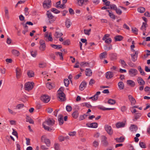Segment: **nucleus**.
Listing matches in <instances>:
<instances>
[{"instance_id": "nucleus-1", "label": "nucleus", "mask_w": 150, "mask_h": 150, "mask_svg": "<svg viewBox=\"0 0 150 150\" xmlns=\"http://www.w3.org/2000/svg\"><path fill=\"white\" fill-rule=\"evenodd\" d=\"M54 123L55 121L53 119L49 118L43 123L42 125L45 129L49 131H51L54 129L53 128H51L47 126L46 125L49 126H52L54 124Z\"/></svg>"}, {"instance_id": "nucleus-2", "label": "nucleus", "mask_w": 150, "mask_h": 150, "mask_svg": "<svg viewBox=\"0 0 150 150\" xmlns=\"http://www.w3.org/2000/svg\"><path fill=\"white\" fill-rule=\"evenodd\" d=\"M34 83L33 82H28L25 85V88L26 90L29 91L31 90L33 87Z\"/></svg>"}, {"instance_id": "nucleus-3", "label": "nucleus", "mask_w": 150, "mask_h": 150, "mask_svg": "<svg viewBox=\"0 0 150 150\" xmlns=\"http://www.w3.org/2000/svg\"><path fill=\"white\" fill-rule=\"evenodd\" d=\"M40 99L44 103H47L50 101V98L47 95H44L41 96Z\"/></svg>"}, {"instance_id": "nucleus-4", "label": "nucleus", "mask_w": 150, "mask_h": 150, "mask_svg": "<svg viewBox=\"0 0 150 150\" xmlns=\"http://www.w3.org/2000/svg\"><path fill=\"white\" fill-rule=\"evenodd\" d=\"M40 46L39 48L41 51L43 52L46 49V44L45 41L43 40H40Z\"/></svg>"}, {"instance_id": "nucleus-5", "label": "nucleus", "mask_w": 150, "mask_h": 150, "mask_svg": "<svg viewBox=\"0 0 150 150\" xmlns=\"http://www.w3.org/2000/svg\"><path fill=\"white\" fill-rule=\"evenodd\" d=\"M110 36V35L109 34H106L104 35V36L102 38V40L104 41L105 42L108 44H110L112 42V39L111 38H107Z\"/></svg>"}, {"instance_id": "nucleus-6", "label": "nucleus", "mask_w": 150, "mask_h": 150, "mask_svg": "<svg viewBox=\"0 0 150 150\" xmlns=\"http://www.w3.org/2000/svg\"><path fill=\"white\" fill-rule=\"evenodd\" d=\"M104 128L105 130L107 133L110 135H112L113 133L111 127L108 125H106L105 126Z\"/></svg>"}, {"instance_id": "nucleus-7", "label": "nucleus", "mask_w": 150, "mask_h": 150, "mask_svg": "<svg viewBox=\"0 0 150 150\" xmlns=\"http://www.w3.org/2000/svg\"><path fill=\"white\" fill-rule=\"evenodd\" d=\"M51 1L50 0H45L43 4V6L44 8H49L51 6Z\"/></svg>"}, {"instance_id": "nucleus-8", "label": "nucleus", "mask_w": 150, "mask_h": 150, "mask_svg": "<svg viewBox=\"0 0 150 150\" xmlns=\"http://www.w3.org/2000/svg\"><path fill=\"white\" fill-rule=\"evenodd\" d=\"M137 70L134 69H130L129 71V74L131 76H134L137 74Z\"/></svg>"}, {"instance_id": "nucleus-9", "label": "nucleus", "mask_w": 150, "mask_h": 150, "mask_svg": "<svg viewBox=\"0 0 150 150\" xmlns=\"http://www.w3.org/2000/svg\"><path fill=\"white\" fill-rule=\"evenodd\" d=\"M101 138V142L103 145L105 146H107L108 144V143L107 141V138L105 136H102Z\"/></svg>"}, {"instance_id": "nucleus-10", "label": "nucleus", "mask_w": 150, "mask_h": 150, "mask_svg": "<svg viewBox=\"0 0 150 150\" xmlns=\"http://www.w3.org/2000/svg\"><path fill=\"white\" fill-rule=\"evenodd\" d=\"M57 96L61 101H64L66 100L65 94L63 92L58 93Z\"/></svg>"}, {"instance_id": "nucleus-11", "label": "nucleus", "mask_w": 150, "mask_h": 150, "mask_svg": "<svg viewBox=\"0 0 150 150\" xmlns=\"http://www.w3.org/2000/svg\"><path fill=\"white\" fill-rule=\"evenodd\" d=\"M137 81L138 83L140 86H144L145 83V81L141 77H138L137 79Z\"/></svg>"}, {"instance_id": "nucleus-12", "label": "nucleus", "mask_w": 150, "mask_h": 150, "mask_svg": "<svg viewBox=\"0 0 150 150\" xmlns=\"http://www.w3.org/2000/svg\"><path fill=\"white\" fill-rule=\"evenodd\" d=\"M129 129L131 132L134 133L137 131L138 129V127L137 125H131Z\"/></svg>"}, {"instance_id": "nucleus-13", "label": "nucleus", "mask_w": 150, "mask_h": 150, "mask_svg": "<svg viewBox=\"0 0 150 150\" xmlns=\"http://www.w3.org/2000/svg\"><path fill=\"white\" fill-rule=\"evenodd\" d=\"M100 93V91L97 92L96 93L93 97H90L89 99H91L93 100H97L98 98V96Z\"/></svg>"}, {"instance_id": "nucleus-14", "label": "nucleus", "mask_w": 150, "mask_h": 150, "mask_svg": "<svg viewBox=\"0 0 150 150\" xmlns=\"http://www.w3.org/2000/svg\"><path fill=\"white\" fill-rule=\"evenodd\" d=\"M138 52L137 51H135V53L134 54H131L132 57V60L134 62H135L137 60V55Z\"/></svg>"}, {"instance_id": "nucleus-15", "label": "nucleus", "mask_w": 150, "mask_h": 150, "mask_svg": "<svg viewBox=\"0 0 150 150\" xmlns=\"http://www.w3.org/2000/svg\"><path fill=\"white\" fill-rule=\"evenodd\" d=\"M16 77L17 79H19L21 75V69L19 68H17L16 69Z\"/></svg>"}, {"instance_id": "nucleus-16", "label": "nucleus", "mask_w": 150, "mask_h": 150, "mask_svg": "<svg viewBox=\"0 0 150 150\" xmlns=\"http://www.w3.org/2000/svg\"><path fill=\"white\" fill-rule=\"evenodd\" d=\"M88 2V0H79L78 3L80 6H82L83 4H86Z\"/></svg>"}, {"instance_id": "nucleus-17", "label": "nucleus", "mask_w": 150, "mask_h": 150, "mask_svg": "<svg viewBox=\"0 0 150 150\" xmlns=\"http://www.w3.org/2000/svg\"><path fill=\"white\" fill-rule=\"evenodd\" d=\"M58 120L59 122V124L60 125H62L63 124L64 120L63 116L62 115L60 114L59 115Z\"/></svg>"}, {"instance_id": "nucleus-18", "label": "nucleus", "mask_w": 150, "mask_h": 150, "mask_svg": "<svg viewBox=\"0 0 150 150\" xmlns=\"http://www.w3.org/2000/svg\"><path fill=\"white\" fill-rule=\"evenodd\" d=\"M105 76L107 79H110L113 76V74L112 72L110 71L108 72L106 74Z\"/></svg>"}, {"instance_id": "nucleus-19", "label": "nucleus", "mask_w": 150, "mask_h": 150, "mask_svg": "<svg viewBox=\"0 0 150 150\" xmlns=\"http://www.w3.org/2000/svg\"><path fill=\"white\" fill-rule=\"evenodd\" d=\"M88 127L93 128H96L98 127V124L96 122H93L89 124V125L87 124L86 125Z\"/></svg>"}, {"instance_id": "nucleus-20", "label": "nucleus", "mask_w": 150, "mask_h": 150, "mask_svg": "<svg viewBox=\"0 0 150 150\" xmlns=\"http://www.w3.org/2000/svg\"><path fill=\"white\" fill-rule=\"evenodd\" d=\"M147 26V23L145 22H143L140 29L142 31H146Z\"/></svg>"}, {"instance_id": "nucleus-21", "label": "nucleus", "mask_w": 150, "mask_h": 150, "mask_svg": "<svg viewBox=\"0 0 150 150\" xmlns=\"http://www.w3.org/2000/svg\"><path fill=\"white\" fill-rule=\"evenodd\" d=\"M86 76H91L92 74L91 70L90 68H87L86 69Z\"/></svg>"}, {"instance_id": "nucleus-22", "label": "nucleus", "mask_w": 150, "mask_h": 150, "mask_svg": "<svg viewBox=\"0 0 150 150\" xmlns=\"http://www.w3.org/2000/svg\"><path fill=\"white\" fill-rule=\"evenodd\" d=\"M47 14L48 18L49 20L52 19V21H55L54 19V16L50 12H49V11H47Z\"/></svg>"}, {"instance_id": "nucleus-23", "label": "nucleus", "mask_w": 150, "mask_h": 150, "mask_svg": "<svg viewBox=\"0 0 150 150\" xmlns=\"http://www.w3.org/2000/svg\"><path fill=\"white\" fill-rule=\"evenodd\" d=\"M86 86V82H82L79 86V89L81 91H83L84 90Z\"/></svg>"}, {"instance_id": "nucleus-24", "label": "nucleus", "mask_w": 150, "mask_h": 150, "mask_svg": "<svg viewBox=\"0 0 150 150\" xmlns=\"http://www.w3.org/2000/svg\"><path fill=\"white\" fill-rule=\"evenodd\" d=\"M72 23L70 20L69 19H67L65 21V24L67 28H69L71 25Z\"/></svg>"}, {"instance_id": "nucleus-25", "label": "nucleus", "mask_w": 150, "mask_h": 150, "mask_svg": "<svg viewBox=\"0 0 150 150\" xmlns=\"http://www.w3.org/2000/svg\"><path fill=\"white\" fill-rule=\"evenodd\" d=\"M45 37H47L49 41H52L53 39L52 37V33H50L49 35L47 33H46L45 35Z\"/></svg>"}, {"instance_id": "nucleus-26", "label": "nucleus", "mask_w": 150, "mask_h": 150, "mask_svg": "<svg viewBox=\"0 0 150 150\" xmlns=\"http://www.w3.org/2000/svg\"><path fill=\"white\" fill-rule=\"evenodd\" d=\"M127 83L129 85L132 87H133L135 85V82L131 80H128L127 81Z\"/></svg>"}, {"instance_id": "nucleus-27", "label": "nucleus", "mask_w": 150, "mask_h": 150, "mask_svg": "<svg viewBox=\"0 0 150 150\" xmlns=\"http://www.w3.org/2000/svg\"><path fill=\"white\" fill-rule=\"evenodd\" d=\"M125 123L123 122H119L116 123V125L117 128L123 127L125 126Z\"/></svg>"}, {"instance_id": "nucleus-28", "label": "nucleus", "mask_w": 150, "mask_h": 150, "mask_svg": "<svg viewBox=\"0 0 150 150\" xmlns=\"http://www.w3.org/2000/svg\"><path fill=\"white\" fill-rule=\"evenodd\" d=\"M114 39L115 41H120L122 40L123 37L121 35H118L115 36Z\"/></svg>"}, {"instance_id": "nucleus-29", "label": "nucleus", "mask_w": 150, "mask_h": 150, "mask_svg": "<svg viewBox=\"0 0 150 150\" xmlns=\"http://www.w3.org/2000/svg\"><path fill=\"white\" fill-rule=\"evenodd\" d=\"M79 115V113L78 111L75 110L72 114V115L73 118L75 119L77 118Z\"/></svg>"}, {"instance_id": "nucleus-30", "label": "nucleus", "mask_w": 150, "mask_h": 150, "mask_svg": "<svg viewBox=\"0 0 150 150\" xmlns=\"http://www.w3.org/2000/svg\"><path fill=\"white\" fill-rule=\"evenodd\" d=\"M128 98L129 100L130 101L131 103L134 104L135 103L136 101L134 98L131 95H129Z\"/></svg>"}, {"instance_id": "nucleus-31", "label": "nucleus", "mask_w": 150, "mask_h": 150, "mask_svg": "<svg viewBox=\"0 0 150 150\" xmlns=\"http://www.w3.org/2000/svg\"><path fill=\"white\" fill-rule=\"evenodd\" d=\"M141 116V114L140 113H136L134 115V119H133L134 121H135L137 120V119L139 118Z\"/></svg>"}, {"instance_id": "nucleus-32", "label": "nucleus", "mask_w": 150, "mask_h": 150, "mask_svg": "<svg viewBox=\"0 0 150 150\" xmlns=\"http://www.w3.org/2000/svg\"><path fill=\"white\" fill-rule=\"evenodd\" d=\"M62 35L63 34L62 33L56 31L55 33L54 36L56 38H58L61 37Z\"/></svg>"}, {"instance_id": "nucleus-33", "label": "nucleus", "mask_w": 150, "mask_h": 150, "mask_svg": "<svg viewBox=\"0 0 150 150\" xmlns=\"http://www.w3.org/2000/svg\"><path fill=\"white\" fill-rule=\"evenodd\" d=\"M125 138L124 137H120L119 138H116L115 139L117 142L120 143L124 142Z\"/></svg>"}, {"instance_id": "nucleus-34", "label": "nucleus", "mask_w": 150, "mask_h": 150, "mask_svg": "<svg viewBox=\"0 0 150 150\" xmlns=\"http://www.w3.org/2000/svg\"><path fill=\"white\" fill-rule=\"evenodd\" d=\"M5 16L8 19H9V16L8 15V8L6 7H5Z\"/></svg>"}, {"instance_id": "nucleus-35", "label": "nucleus", "mask_w": 150, "mask_h": 150, "mask_svg": "<svg viewBox=\"0 0 150 150\" xmlns=\"http://www.w3.org/2000/svg\"><path fill=\"white\" fill-rule=\"evenodd\" d=\"M26 121L27 122H28L31 124H33L34 123L33 120L30 117H29L28 116H26Z\"/></svg>"}, {"instance_id": "nucleus-36", "label": "nucleus", "mask_w": 150, "mask_h": 150, "mask_svg": "<svg viewBox=\"0 0 150 150\" xmlns=\"http://www.w3.org/2000/svg\"><path fill=\"white\" fill-rule=\"evenodd\" d=\"M27 74L29 78L33 77L34 76V72L32 71H28L27 73Z\"/></svg>"}, {"instance_id": "nucleus-37", "label": "nucleus", "mask_w": 150, "mask_h": 150, "mask_svg": "<svg viewBox=\"0 0 150 150\" xmlns=\"http://www.w3.org/2000/svg\"><path fill=\"white\" fill-rule=\"evenodd\" d=\"M89 63L88 62H81L80 63V66L83 67H89Z\"/></svg>"}, {"instance_id": "nucleus-38", "label": "nucleus", "mask_w": 150, "mask_h": 150, "mask_svg": "<svg viewBox=\"0 0 150 150\" xmlns=\"http://www.w3.org/2000/svg\"><path fill=\"white\" fill-rule=\"evenodd\" d=\"M118 85L119 88L120 90L123 89L124 88V85L122 82H119L118 83Z\"/></svg>"}, {"instance_id": "nucleus-39", "label": "nucleus", "mask_w": 150, "mask_h": 150, "mask_svg": "<svg viewBox=\"0 0 150 150\" xmlns=\"http://www.w3.org/2000/svg\"><path fill=\"white\" fill-rule=\"evenodd\" d=\"M44 142L47 146L49 147L50 144V141L49 139L45 138L44 140Z\"/></svg>"}, {"instance_id": "nucleus-40", "label": "nucleus", "mask_w": 150, "mask_h": 150, "mask_svg": "<svg viewBox=\"0 0 150 150\" xmlns=\"http://www.w3.org/2000/svg\"><path fill=\"white\" fill-rule=\"evenodd\" d=\"M12 52L13 55L16 56H18L20 55L19 52L16 50H13L12 51Z\"/></svg>"}, {"instance_id": "nucleus-41", "label": "nucleus", "mask_w": 150, "mask_h": 150, "mask_svg": "<svg viewBox=\"0 0 150 150\" xmlns=\"http://www.w3.org/2000/svg\"><path fill=\"white\" fill-rule=\"evenodd\" d=\"M51 46L52 47L58 49H59L62 48V46L60 45L52 44L51 45Z\"/></svg>"}, {"instance_id": "nucleus-42", "label": "nucleus", "mask_w": 150, "mask_h": 150, "mask_svg": "<svg viewBox=\"0 0 150 150\" xmlns=\"http://www.w3.org/2000/svg\"><path fill=\"white\" fill-rule=\"evenodd\" d=\"M106 11H108L109 13V15L110 18H112L113 19L115 18V16L112 13V12L111 11L107 10Z\"/></svg>"}, {"instance_id": "nucleus-43", "label": "nucleus", "mask_w": 150, "mask_h": 150, "mask_svg": "<svg viewBox=\"0 0 150 150\" xmlns=\"http://www.w3.org/2000/svg\"><path fill=\"white\" fill-rule=\"evenodd\" d=\"M107 55V53L106 52H104L101 53L100 55V58L101 59L105 58V56Z\"/></svg>"}, {"instance_id": "nucleus-44", "label": "nucleus", "mask_w": 150, "mask_h": 150, "mask_svg": "<svg viewBox=\"0 0 150 150\" xmlns=\"http://www.w3.org/2000/svg\"><path fill=\"white\" fill-rule=\"evenodd\" d=\"M145 8L143 7H141L137 8V11L140 13H143L145 11Z\"/></svg>"}, {"instance_id": "nucleus-45", "label": "nucleus", "mask_w": 150, "mask_h": 150, "mask_svg": "<svg viewBox=\"0 0 150 150\" xmlns=\"http://www.w3.org/2000/svg\"><path fill=\"white\" fill-rule=\"evenodd\" d=\"M55 54L57 55H59V59L60 60H63V57L62 53L60 52H56Z\"/></svg>"}, {"instance_id": "nucleus-46", "label": "nucleus", "mask_w": 150, "mask_h": 150, "mask_svg": "<svg viewBox=\"0 0 150 150\" xmlns=\"http://www.w3.org/2000/svg\"><path fill=\"white\" fill-rule=\"evenodd\" d=\"M108 103L110 105H113L115 103V100L112 99H110L108 101Z\"/></svg>"}, {"instance_id": "nucleus-47", "label": "nucleus", "mask_w": 150, "mask_h": 150, "mask_svg": "<svg viewBox=\"0 0 150 150\" xmlns=\"http://www.w3.org/2000/svg\"><path fill=\"white\" fill-rule=\"evenodd\" d=\"M47 87L50 90L53 88V86L52 85V83L50 82H48L46 84Z\"/></svg>"}, {"instance_id": "nucleus-48", "label": "nucleus", "mask_w": 150, "mask_h": 150, "mask_svg": "<svg viewBox=\"0 0 150 150\" xmlns=\"http://www.w3.org/2000/svg\"><path fill=\"white\" fill-rule=\"evenodd\" d=\"M64 83L65 86L66 87H67L69 83V81L67 79H65L64 80Z\"/></svg>"}, {"instance_id": "nucleus-49", "label": "nucleus", "mask_w": 150, "mask_h": 150, "mask_svg": "<svg viewBox=\"0 0 150 150\" xmlns=\"http://www.w3.org/2000/svg\"><path fill=\"white\" fill-rule=\"evenodd\" d=\"M98 145L99 142L97 140H95L93 143V146L95 147H97Z\"/></svg>"}, {"instance_id": "nucleus-50", "label": "nucleus", "mask_w": 150, "mask_h": 150, "mask_svg": "<svg viewBox=\"0 0 150 150\" xmlns=\"http://www.w3.org/2000/svg\"><path fill=\"white\" fill-rule=\"evenodd\" d=\"M88 116V115L84 114L83 115H81L79 117V120H82L84 119Z\"/></svg>"}, {"instance_id": "nucleus-51", "label": "nucleus", "mask_w": 150, "mask_h": 150, "mask_svg": "<svg viewBox=\"0 0 150 150\" xmlns=\"http://www.w3.org/2000/svg\"><path fill=\"white\" fill-rule=\"evenodd\" d=\"M139 145L140 147L142 148H145L146 147V144L142 142H139Z\"/></svg>"}, {"instance_id": "nucleus-52", "label": "nucleus", "mask_w": 150, "mask_h": 150, "mask_svg": "<svg viewBox=\"0 0 150 150\" xmlns=\"http://www.w3.org/2000/svg\"><path fill=\"white\" fill-rule=\"evenodd\" d=\"M31 54L33 57H36L37 54V52L35 51H32L30 52Z\"/></svg>"}, {"instance_id": "nucleus-53", "label": "nucleus", "mask_w": 150, "mask_h": 150, "mask_svg": "<svg viewBox=\"0 0 150 150\" xmlns=\"http://www.w3.org/2000/svg\"><path fill=\"white\" fill-rule=\"evenodd\" d=\"M119 62L121 63L122 66L123 67L127 66V64L125 61L121 59H120Z\"/></svg>"}, {"instance_id": "nucleus-54", "label": "nucleus", "mask_w": 150, "mask_h": 150, "mask_svg": "<svg viewBox=\"0 0 150 150\" xmlns=\"http://www.w3.org/2000/svg\"><path fill=\"white\" fill-rule=\"evenodd\" d=\"M54 149L56 150H59V144L58 143H55L54 145Z\"/></svg>"}, {"instance_id": "nucleus-55", "label": "nucleus", "mask_w": 150, "mask_h": 150, "mask_svg": "<svg viewBox=\"0 0 150 150\" xmlns=\"http://www.w3.org/2000/svg\"><path fill=\"white\" fill-rule=\"evenodd\" d=\"M102 1L105 3V5L107 6H109L110 4V2L107 0H102Z\"/></svg>"}, {"instance_id": "nucleus-56", "label": "nucleus", "mask_w": 150, "mask_h": 150, "mask_svg": "<svg viewBox=\"0 0 150 150\" xmlns=\"http://www.w3.org/2000/svg\"><path fill=\"white\" fill-rule=\"evenodd\" d=\"M109 6L110 7V9H113L114 10H115L117 8L116 6L114 4H110Z\"/></svg>"}, {"instance_id": "nucleus-57", "label": "nucleus", "mask_w": 150, "mask_h": 150, "mask_svg": "<svg viewBox=\"0 0 150 150\" xmlns=\"http://www.w3.org/2000/svg\"><path fill=\"white\" fill-rule=\"evenodd\" d=\"M91 31V29H90L88 30H87L86 29H84V32L85 34L89 35L90 33V32Z\"/></svg>"}, {"instance_id": "nucleus-58", "label": "nucleus", "mask_w": 150, "mask_h": 150, "mask_svg": "<svg viewBox=\"0 0 150 150\" xmlns=\"http://www.w3.org/2000/svg\"><path fill=\"white\" fill-rule=\"evenodd\" d=\"M132 30L133 33L136 35H137L138 30L136 28H132Z\"/></svg>"}, {"instance_id": "nucleus-59", "label": "nucleus", "mask_w": 150, "mask_h": 150, "mask_svg": "<svg viewBox=\"0 0 150 150\" xmlns=\"http://www.w3.org/2000/svg\"><path fill=\"white\" fill-rule=\"evenodd\" d=\"M115 11L116 13L117 14H118L119 15H120L122 13V11L119 8H117Z\"/></svg>"}, {"instance_id": "nucleus-60", "label": "nucleus", "mask_w": 150, "mask_h": 150, "mask_svg": "<svg viewBox=\"0 0 150 150\" xmlns=\"http://www.w3.org/2000/svg\"><path fill=\"white\" fill-rule=\"evenodd\" d=\"M144 90L145 92L148 93H150V87L148 86L146 87L144 89Z\"/></svg>"}, {"instance_id": "nucleus-61", "label": "nucleus", "mask_w": 150, "mask_h": 150, "mask_svg": "<svg viewBox=\"0 0 150 150\" xmlns=\"http://www.w3.org/2000/svg\"><path fill=\"white\" fill-rule=\"evenodd\" d=\"M62 44L64 45H69L70 44V41L69 40H67L62 43Z\"/></svg>"}, {"instance_id": "nucleus-62", "label": "nucleus", "mask_w": 150, "mask_h": 150, "mask_svg": "<svg viewBox=\"0 0 150 150\" xmlns=\"http://www.w3.org/2000/svg\"><path fill=\"white\" fill-rule=\"evenodd\" d=\"M51 11L55 13H58L60 12V11H59L57 9L55 8H52L51 9Z\"/></svg>"}, {"instance_id": "nucleus-63", "label": "nucleus", "mask_w": 150, "mask_h": 150, "mask_svg": "<svg viewBox=\"0 0 150 150\" xmlns=\"http://www.w3.org/2000/svg\"><path fill=\"white\" fill-rule=\"evenodd\" d=\"M72 107L71 106L67 105L66 107V109L68 112H70L72 110Z\"/></svg>"}, {"instance_id": "nucleus-64", "label": "nucleus", "mask_w": 150, "mask_h": 150, "mask_svg": "<svg viewBox=\"0 0 150 150\" xmlns=\"http://www.w3.org/2000/svg\"><path fill=\"white\" fill-rule=\"evenodd\" d=\"M24 105L22 104H20L16 106V108L18 109H20L21 108H23L24 106Z\"/></svg>"}]
</instances>
